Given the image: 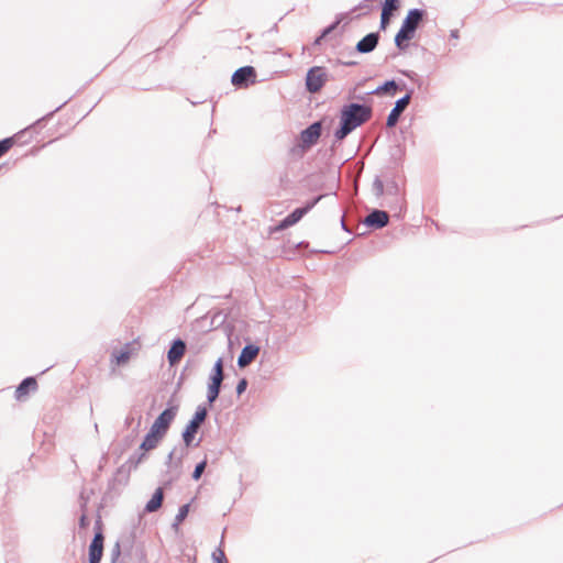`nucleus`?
<instances>
[{"instance_id":"obj_2","label":"nucleus","mask_w":563,"mask_h":563,"mask_svg":"<svg viewBox=\"0 0 563 563\" xmlns=\"http://www.w3.org/2000/svg\"><path fill=\"white\" fill-rule=\"evenodd\" d=\"M373 114L369 106L360 102L344 103L340 109L339 125L333 132L334 143L342 142L358 126L367 122Z\"/></svg>"},{"instance_id":"obj_8","label":"nucleus","mask_w":563,"mask_h":563,"mask_svg":"<svg viewBox=\"0 0 563 563\" xmlns=\"http://www.w3.org/2000/svg\"><path fill=\"white\" fill-rule=\"evenodd\" d=\"M322 132L321 121H313L299 132L296 144L291 147V153L299 150L301 153L316 145Z\"/></svg>"},{"instance_id":"obj_48","label":"nucleus","mask_w":563,"mask_h":563,"mask_svg":"<svg viewBox=\"0 0 563 563\" xmlns=\"http://www.w3.org/2000/svg\"><path fill=\"white\" fill-rule=\"evenodd\" d=\"M235 70H246V71H250V70H256V69L252 65H244V66L238 67Z\"/></svg>"},{"instance_id":"obj_52","label":"nucleus","mask_w":563,"mask_h":563,"mask_svg":"<svg viewBox=\"0 0 563 563\" xmlns=\"http://www.w3.org/2000/svg\"><path fill=\"white\" fill-rule=\"evenodd\" d=\"M192 106H197L199 103H202L206 101V99L203 100H197V99H194V100H190V99H187Z\"/></svg>"},{"instance_id":"obj_56","label":"nucleus","mask_w":563,"mask_h":563,"mask_svg":"<svg viewBox=\"0 0 563 563\" xmlns=\"http://www.w3.org/2000/svg\"><path fill=\"white\" fill-rule=\"evenodd\" d=\"M214 110H216V106H214V104H212V106H211V115H213Z\"/></svg>"},{"instance_id":"obj_30","label":"nucleus","mask_w":563,"mask_h":563,"mask_svg":"<svg viewBox=\"0 0 563 563\" xmlns=\"http://www.w3.org/2000/svg\"><path fill=\"white\" fill-rule=\"evenodd\" d=\"M175 452H176V449H173L168 455H167V459H166V465L168 467H175V468H180L181 467V464H183V459L185 456L186 453H181L179 457H177L176 461H174V456H175Z\"/></svg>"},{"instance_id":"obj_23","label":"nucleus","mask_w":563,"mask_h":563,"mask_svg":"<svg viewBox=\"0 0 563 563\" xmlns=\"http://www.w3.org/2000/svg\"><path fill=\"white\" fill-rule=\"evenodd\" d=\"M135 468L136 467H130L128 461L125 462V464L118 467L112 478L108 483L109 489H114L117 484L125 485L130 478L131 471Z\"/></svg>"},{"instance_id":"obj_3","label":"nucleus","mask_w":563,"mask_h":563,"mask_svg":"<svg viewBox=\"0 0 563 563\" xmlns=\"http://www.w3.org/2000/svg\"><path fill=\"white\" fill-rule=\"evenodd\" d=\"M427 11L421 8L409 9L404 18L400 29L395 35V46L399 51H405L409 46V42L416 36L417 30L424 23Z\"/></svg>"},{"instance_id":"obj_40","label":"nucleus","mask_w":563,"mask_h":563,"mask_svg":"<svg viewBox=\"0 0 563 563\" xmlns=\"http://www.w3.org/2000/svg\"><path fill=\"white\" fill-rule=\"evenodd\" d=\"M90 526V519L88 517V512L81 511V515L78 519V527L80 530H86Z\"/></svg>"},{"instance_id":"obj_25","label":"nucleus","mask_w":563,"mask_h":563,"mask_svg":"<svg viewBox=\"0 0 563 563\" xmlns=\"http://www.w3.org/2000/svg\"><path fill=\"white\" fill-rule=\"evenodd\" d=\"M120 563H148L145 543L139 542V545L132 552V555H125L122 558Z\"/></svg>"},{"instance_id":"obj_13","label":"nucleus","mask_w":563,"mask_h":563,"mask_svg":"<svg viewBox=\"0 0 563 563\" xmlns=\"http://www.w3.org/2000/svg\"><path fill=\"white\" fill-rule=\"evenodd\" d=\"M186 350L187 341H185L180 336H176L169 342L166 352V358L169 364V368L176 367V365L179 363L180 358L185 354Z\"/></svg>"},{"instance_id":"obj_27","label":"nucleus","mask_w":563,"mask_h":563,"mask_svg":"<svg viewBox=\"0 0 563 563\" xmlns=\"http://www.w3.org/2000/svg\"><path fill=\"white\" fill-rule=\"evenodd\" d=\"M21 140V132L0 140V157L8 153Z\"/></svg>"},{"instance_id":"obj_14","label":"nucleus","mask_w":563,"mask_h":563,"mask_svg":"<svg viewBox=\"0 0 563 563\" xmlns=\"http://www.w3.org/2000/svg\"><path fill=\"white\" fill-rule=\"evenodd\" d=\"M141 521L139 517L137 523H134L129 531L120 534L118 543H121L123 550V558L125 555H132V552L137 548L140 540H137V526Z\"/></svg>"},{"instance_id":"obj_6","label":"nucleus","mask_w":563,"mask_h":563,"mask_svg":"<svg viewBox=\"0 0 563 563\" xmlns=\"http://www.w3.org/2000/svg\"><path fill=\"white\" fill-rule=\"evenodd\" d=\"M325 195H318L307 200L302 206L291 210L286 217L279 220L275 225L269 227V233L282 232L297 224L309 211H311Z\"/></svg>"},{"instance_id":"obj_43","label":"nucleus","mask_w":563,"mask_h":563,"mask_svg":"<svg viewBox=\"0 0 563 563\" xmlns=\"http://www.w3.org/2000/svg\"><path fill=\"white\" fill-rule=\"evenodd\" d=\"M88 503H89V497L85 495L84 490H81L79 494V507H80L81 511L88 512Z\"/></svg>"},{"instance_id":"obj_37","label":"nucleus","mask_w":563,"mask_h":563,"mask_svg":"<svg viewBox=\"0 0 563 563\" xmlns=\"http://www.w3.org/2000/svg\"><path fill=\"white\" fill-rule=\"evenodd\" d=\"M391 12L393 11L385 10V9L382 10L379 30H382V31L386 30V27L388 26V24L390 22L389 15L391 14Z\"/></svg>"},{"instance_id":"obj_34","label":"nucleus","mask_w":563,"mask_h":563,"mask_svg":"<svg viewBox=\"0 0 563 563\" xmlns=\"http://www.w3.org/2000/svg\"><path fill=\"white\" fill-rule=\"evenodd\" d=\"M121 555H123V550L121 548V543H118L117 541L111 550L110 563H118Z\"/></svg>"},{"instance_id":"obj_24","label":"nucleus","mask_w":563,"mask_h":563,"mask_svg":"<svg viewBox=\"0 0 563 563\" xmlns=\"http://www.w3.org/2000/svg\"><path fill=\"white\" fill-rule=\"evenodd\" d=\"M163 500H164L163 489H162V487H157L154 490V493L152 494L151 498L146 501L143 512L152 514V512L157 511L162 507Z\"/></svg>"},{"instance_id":"obj_1","label":"nucleus","mask_w":563,"mask_h":563,"mask_svg":"<svg viewBox=\"0 0 563 563\" xmlns=\"http://www.w3.org/2000/svg\"><path fill=\"white\" fill-rule=\"evenodd\" d=\"M223 364L224 360L222 356L218 357L214 362L208 376L207 400L205 404L197 406L194 415L181 431V440L186 448L198 446L201 442V439L195 442L196 434L198 433L199 426L206 420L209 409L213 407L222 390L224 379Z\"/></svg>"},{"instance_id":"obj_7","label":"nucleus","mask_w":563,"mask_h":563,"mask_svg":"<svg viewBox=\"0 0 563 563\" xmlns=\"http://www.w3.org/2000/svg\"><path fill=\"white\" fill-rule=\"evenodd\" d=\"M151 75L152 73H122L119 85L142 91L161 87L162 85L153 79Z\"/></svg>"},{"instance_id":"obj_29","label":"nucleus","mask_w":563,"mask_h":563,"mask_svg":"<svg viewBox=\"0 0 563 563\" xmlns=\"http://www.w3.org/2000/svg\"><path fill=\"white\" fill-rule=\"evenodd\" d=\"M194 500H195V498H191V500L189 503H186V504H183L181 506H179L178 512L176 514L174 522L172 525V527L175 530H177L178 526L187 518V516L190 511L191 503Z\"/></svg>"},{"instance_id":"obj_45","label":"nucleus","mask_w":563,"mask_h":563,"mask_svg":"<svg viewBox=\"0 0 563 563\" xmlns=\"http://www.w3.org/2000/svg\"><path fill=\"white\" fill-rule=\"evenodd\" d=\"M93 531H103V522H102V518L100 515V509H98V511H97V517H96L95 523H93Z\"/></svg>"},{"instance_id":"obj_12","label":"nucleus","mask_w":563,"mask_h":563,"mask_svg":"<svg viewBox=\"0 0 563 563\" xmlns=\"http://www.w3.org/2000/svg\"><path fill=\"white\" fill-rule=\"evenodd\" d=\"M412 93H413V89L410 88L402 97H400L399 99H397L395 101L394 107L391 108V110L389 111V113L386 118V126L387 128L391 129V128L396 126L401 113L409 104Z\"/></svg>"},{"instance_id":"obj_15","label":"nucleus","mask_w":563,"mask_h":563,"mask_svg":"<svg viewBox=\"0 0 563 563\" xmlns=\"http://www.w3.org/2000/svg\"><path fill=\"white\" fill-rule=\"evenodd\" d=\"M273 76L258 77V73H232L231 84L236 89L247 88L256 82L272 79Z\"/></svg>"},{"instance_id":"obj_16","label":"nucleus","mask_w":563,"mask_h":563,"mask_svg":"<svg viewBox=\"0 0 563 563\" xmlns=\"http://www.w3.org/2000/svg\"><path fill=\"white\" fill-rule=\"evenodd\" d=\"M363 224L371 230H380L388 224V214L380 209H372L363 220Z\"/></svg>"},{"instance_id":"obj_60","label":"nucleus","mask_w":563,"mask_h":563,"mask_svg":"<svg viewBox=\"0 0 563 563\" xmlns=\"http://www.w3.org/2000/svg\"><path fill=\"white\" fill-rule=\"evenodd\" d=\"M7 165V163L0 164V170Z\"/></svg>"},{"instance_id":"obj_21","label":"nucleus","mask_w":563,"mask_h":563,"mask_svg":"<svg viewBox=\"0 0 563 563\" xmlns=\"http://www.w3.org/2000/svg\"><path fill=\"white\" fill-rule=\"evenodd\" d=\"M142 424V413L137 412L136 423L133 428H131V432L122 438V440L118 443V449L120 455L128 451L134 444L137 439Z\"/></svg>"},{"instance_id":"obj_38","label":"nucleus","mask_w":563,"mask_h":563,"mask_svg":"<svg viewBox=\"0 0 563 563\" xmlns=\"http://www.w3.org/2000/svg\"><path fill=\"white\" fill-rule=\"evenodd\" d=\"M382 9L395 11L398 10L400 7V0H384V2H380Z\"/></svg>"},{"instance_id":"obj_19","label":"nucleus","mask_w":563,"mask_h":563,"mask_svg":"<svg viewBox=\"0 0 563 563\" xmlns=\"http://www.w3.org/2000/svg\"><path fill=\"white\" fill-rule=\"evenodd\" d=\"M398 85H404V80L399 78L387 79L376 88L365 91L364 95H378V96H390L394 97L397 93Z\"/></svg>"},{"instance_id":"obj_39","label":"nucleus","mask_w":563,"mask_h":563,"mask_svg":"<svg viewBox=\"0 0 563 563\" xmlns=\"http://www.w3.org/2000/svg\"><path fill=\"white\" fill-rule=\"evenodd\" d=\"M247 386H249L247 378L242 377L239 379V382L235 386V393H236L238 397H240L242 394L245 393V390L247 389Z\"/></svg>"},{"instance_id":"obj_55","label":"nucleus","mask_w":563,"mask_h":563,"mask_svg":"<svg viewBox=\"0 0 563 563\" xmlns=\"http://www.w3.org/2000/svg\"><path fill=\"white\" fill-rule=\"evenodd\" d=\"M354 98H357L360 100H363L364 99V96L363 95H354Z\"/></svg>"},{"instance_id":"obj_22","label":"nucleus","mask_w":563,"mask_h":563,"mask_svg":"<svg viewBox=\"0 0 563 563\" xmlns=\"http://www.w3.org/2000/svg\"><path fill=\"white\" fill-rule=\"evenodd\" d=\"M379 37L380 35L378 32H371L366 34L356 43L355 51L361 54L373 52L378 45Z\"/></svg>"},{"instance_id":"obj_11","label":"nucleus","mask_w":563,"mask_h":563,"mask_svg":"<svg viewBox=\"0 0 563 563\" xmlns=\"http://www.w3.org/2000/svg\"><path fill=\"white\" fill-rule=\"evenodd\" d=\"M141 347V344L139 342V339H135L131 342H126L123 346H121L118 350H113L110 360L111 363L115 364L117 366L125 365L131 356Z\"/></svg>"},{"instance_id":"obj_50","label":"nucleus","mask_w":563,"mask_h":563,"mask_svg":"<svg viewBox=\"0 0 563 563\" xmlns=\"http://www.w3.org/2000/svg\"><path fill=\"white\" fill-rule=\"evenodd\" d=\"M307 70H327V67L321 65H313L310 66Z\"/></svg>"},{"instance_id":"obj_47","label":"nucleus","mask_w":563,"mask_h":563,"mask_svg":"<svg viewBox=\"0 0 563 563\" xmlns=\"http://www.w3.org/2000/svg\"><path fill=\"white\" fill-rule=\"evenodd\" d=\"M176 479H177V477L169 478V479L165 481V482L163 483V487H162V489H163V488H169V487H172L173 483H174Z\"/></svg>"},{"instance_id":"obj_36","label":"nucleus","mask_w":563,"mask_h":563,"mask_svg":"<svg viewBox=\"0 0 563 563\" xmlns=\"http://www.w3.org/2000/svg\"><path fill=\"white\" fill-rule=\"evenodd\" d=\"M373 190L375 196L380 197L385 192V186L379 176H376L373 181Z\"/></svg>"},{"instance_id":"obj_33","label":"nucleus","mask_w":563,"mask_h":563,"mask_svg":"<svg viewBox=\"0 0 563 563\" xmlns=\"http://www.w3.org/2000/svg\"><path fill=\"white\" fill-rule=\"evenodd\" d=\"M385 191L387 195L398 198V196L400 195V187L395 179H390L386 184Z\"/></svg>"},{"instance_id":"obj_53","label":"nucleus","mask_w":563,"mask_h":563,"mask_svg":"<svg viewBox=\"0 0 563 563\" xmlns=\"http://www.w3.org/2000/svg\"><path fill=\"white\" fill-rule=\"evenodd\" d=\"M402 90H407V91L409 90V89H407V85L405 81H404V85H398V87H397V92L402 91Z\"/></svg>"},{"instance_id":"obj_57","label":"nucleus","mask_w":563,"mask_h":563,"mask_svg":"<svg viewBox=\"0 0 563 563\" xmlns=\"http://www.w3.org/2000/svg\"><path fill=\"white\" fill-rule=\"evenodd\" d=\"M362 85V82H358L355 87H354V92L358 89V87Z\"/></svg>"},{"instance_id":"obj_31","label":"nucleus","mask_w":563,"mask_h":563,"mask_svg":"<svg viewBox=\"0 0 563 563\" xmlns=\"http://www.w3.org/2000/svg\"><path fill=\"white\" fill-rule=\"evenodd\" d=\"M207 464H208V460H207V457H205L203 460H201L200 462H198L195 465V468H194V471L191 473V478L194 481L198 482L201 478V476H202V474H203V472L206 470Z\"/></svg>"},{"instance_id":"obj_17","label":"nucleus","mask_w":563,"mask_h":563,"mask_svg":"<svg viewBox=\"0 0 563 563\" xmlns=\"http://www.w3.org/2000/svg\"><path fill=\"white\" fill-rule=\"evenodd\" d=\"M329 78V73H306V91L310 93L319 92L324 87Z\"/></svg>"},{"instance_id":"obj_9","label":"nucleus","mask_w":563,"mask_h":563,"mask_svg":"<svg viewBox=\"0 0 563 563\" xmlns=\"http://www.w3.org/2000/svg\"><path fill=\"white\" fill-rule=\"evenodd\" d=\"M93 81V78H90L89 80H87L82 86L78 87L75 92L73 95H70L62 104H59L58 107H56L54 110L47 112L46 114H44L43 117L38 118L37 120H35L33 123H31L30 125H27L26 128L20 130L19 132H21V139L27 133V132H33L35 134H38L41 132L42 129H44L46 126V124L48 123V121H51L53 119V117L55 115V113H57L58 111H60L77 93H79L82 89H85V87L87 85H89L90 82Z\"/></svg>"},{"instance_id":"obj_26","label":"nucleus","mask_w":563,"mask_h":563,"mask_svg":"<svg viewBox=\"0 0 563 563\" xmlns=\"http://www.w3.org/2000/svg\"><path fill=\"white\" fill-rule=\"evenodd\" d=\"M104 545L91 542L88 545V563H100L103 556Z\"/></svg>"},{"instance_id":"obj_28","label":"nucleus","mask_w":563,"mask_h":563,"mask_svg":"<svg viewBox=\"0 0 563 563\" xmlns=\"http://www.w3.org/2000/svg\"><path fill=\"white\" fill-rule=\"evenodd\" d=\"M341 21H342V15L340 14L335 18V20L332 23H330L329 25H327L325 27H323L320 31V34L316 37V40L313 42V45H320L321 41L323 38H325L328 35H330L338 27V25L341 23Z\"/></svg>"},{"instance_id":"obj_32","label":"nucleus","mask_w":563,"mask_h":563,"mask_svg":"<svg viewBox=\"0 0 563 563\" xmlns=\"http://www.w3.org/2000/svg\"><path fill=\"white\" fill-rule=\"evenodd\" d=\"M189 365H190V360L187 361L186 365L184 366L179 377H178V380L176 383V386H175V389L173 391V394L170 396H174L177 398V394L179 393V390L181 389L183 387V384L186 379V372L187 369L189 368Z\"/></svg>"},{"instance_id":"obj_49","label":"nucleus","mask_w":563,"mask_h":563,"mask_svg":"<svg viewBox=\"0 0 563 563\" xmlns=\"http://www.w3.org/2000/svg\"><path fill=\"white\" fill-rule=\"evenodd\" d=\"M340 222H341V229H342L343 231L347 232L349 234H351L352 232L350 231V229H349V228H347V225L345 224L343 216L341 217Z\"/></svg>"},{"instance_id":"obj_10","label":"nucleus","mask_w":563,"mask_h":563,"mask_svg":"<svg viewBox=\"0 0 563 563\" xmlns=\"http://www.w3.org/2000/svg\"><path fill=\"white\" fill-rule=\"evenodd\" d=\"M179 411V401L176 397L170 396L166 402L165 409L155 418L152 427L167 434L172 423Z\"/></svg>"},{"instance_id":"obj_18","label":"nucleus","mask_w":563,"mask_h":563,"mask_svg":"<svg viewBox=\"0 0 563 563\" xmlns=\"http://www.w3.org/2000/svg\"><path fill=\"white\" fill-rule=\"evenodd\" d=\"M37 380L35 376H26L15 388L14 398L18 401L26 399L32 393L37 390Z\"/></svg>"},{"instance_id":"obj_42","label":"nucleus","mask_w":563,"mask_h":563,"mask_svg":"<svg viewBox=\"0 0 563 563\" xmlns=\"http://www.w3.org/2000/svg\"><path fill=\"white\" fill-rule=\"evenodd\" d=\"M329 62L331 63L332 67H335L338 65H342V66H354L356 65V62L352 60V59H347V60H343V58H335V59H329Z\"/></svg>"},{"instance_id":"obj_59","label":"nucleus","mask_w":563,"mask_h":563,"mask_svg":"<svg viewBox=\"0 0 563 563\" xmlns=\"http://www.w3.org/2000/svg\"><path fill=\"white\" fill-rule=\"evenodd\" d=\"M100 100H101V99H99V100L96 102V104H95L91 109H89V112H92V109L98 104V102H99Z\"/></svg>"},{"instance_id":"obj_4","label":"nucleus","mask_w":563,"mask_h":563,"mask_svg":"<svg viewBox=\"0 0 563 563\" xmlns=\"http://www.w3.org/2000/svg\"><path fill=\"white\" fill-rule=\"evenodd\" d=\"M165 435L166 434L164 432L151 426L148 431L144 434L139 448L128 459L130 467H137L144 460H146L147 453L156 449Z\"/></svg>"},{"instance_id":"obj_41","label":"nucleus","mask_w":563,"mask_h":563,"mask_svg":"<svg viewBox=\"0 0 563 563\" xmlns=\"http://www.w3.org/2000/svg\"><path fill=\"white\" fill-rule=\"evenodd\" d=\"M227 556L219 548L212 553V563H225Z\"/></svg>"},{"instance_id":"obj_46","label":"nucleus","mask_w":563,"mask_h":563,"mask_svg":"<svg viewBox=\"0 0 563 563\" xmlns=\"http://www.w3.org/2000/svg\"><path fill=\"white\" fill-rule=\"evenodd\" d=\"M91 542L104 545V533L103 531H93Z\"/></svg>"},{"instance_id":"obj_54","label":"nucleus","mask_w":563,"mask_h":563,"mask_svg":"<svg viewBox=\"0 0 563 563\" xmlns=\"http://www.w3.org/2000/svg\"><path fill=\"white\" fill-rule=\"evenodd\" d=\"M401 74H402V75H406V76H408V77H410V78H411V75H417V73H407V71H404V73H401Z\"/></svg>"},{"instance_id":"obj_61","label":"nucleus","mask_w":563,"mask_h":563,"mask_svg":"<svg viewBox=\"0 0 563 563\" xmlns=\"http://www.w3.org/2000/svg\"><path fill=\"white\" fill-rule=\"evenodd\" d=\"M12 559H7L5 563H9Z\"/></svg>"},{"instance_id":"obj_58","label":"nucleus","mask_w":563,"mask_h":563,"mask_svg":"<svg viewBox=\"0 0 563 563\" xmlns=\"http://www.w3.org/2000/svg\"><path fill=\"white\" fill-rule=\"evenodd\" d=\"M303 242H298V243H292V246H299L301 245Z\"/></svg>"},{"instance_id":"obj_44","label":"nucleus","mask_w":563,"mask_h":563,"mask_svg":"<svg viewBox=\"0 0 563 563\" xmlns=\"http://www.w3.org/2000/svg\"><path fill=\"white\" fill-rule=\"evenodd\" d=\"M137 416H134V411H131L128 413V416L124 419V428H133L136 423Z\"/></svg>"},{"instance_id":"obj_35","label":"nucleus","mask_w":563,"mask_h":563,"mask_svg":"<svg viewBox=\"0 0 563 563\" xmlns=\"http://www.w3.org/2000/svg\"><path fill=\"white\" fill-rule=\"evenodd\" d=\"M185 341H187V350L194 354H199L205 347V344L200 343L199 341L190 340L188 336Z\"/></svg>"},{"instance_id":"obj_20","label":"nucleus","mask_w":563,"mask_h":563,"mask_svg":"<svg viewBox=\"0 0 563 563\" xmlns=\"http://www.w3.org/2000/svg\"><path fill=\"white\" fill-rule=\"evenodd\" d=\"M258 352L260 346L256 343L252 341H246V344L242 347L238 356L236 364L239 368H244L245 366H247L256 357Z\"/></svg>"},{"instance_id":"obj_5","label":"nucleus","mask_w":563,"mask_h":563,"mask_svg":"<svg viewBox=\"0 0 563 563\" xmlns=\"http://www.w3.org/2000/svg\"><path fill=\"white\" fill-rule=\"evenodd\" d=\"M197 324H199L205 332L222 329L228 338L229 345L232 344L235 327L231 322H228V314L222 310H210L205 317L197 320Z\"/></svg>"},{"instance_id":"obj_51","label":"nucleus","mask_w":563,"mask_h":563,"mask_svg":"<svg viewBox=\"0 0 563 563\" xmlns=\"http://www.w3.org/2000/svg\"><path fill=\"white\" fill-rule=\"evenodd\" d=\"M450 37L451 38H459V30H451Z\"/></svg>"}]
</instances>
